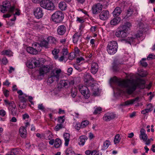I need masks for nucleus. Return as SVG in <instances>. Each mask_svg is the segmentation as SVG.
<instances>
[{
	"label": "nucleus",
	"mask_w": 155,
	"mask_h": 155,
	"mask_svg": "<svg viewBox=\"0 0 155 155\" xmlns=\"http://www.w3.org/2000/svg\"><path fill=\"white\" fill-rule=\"evenodd\" d=\"M60 51L59 49L54 48L52 51V54L54 56V58L55 59H58L59 55L58 54Z\"/></svg>",
	"instance_id": "27"
},
{
	"label": "nucleus",
	"mask_w": 155,
	"mask_h": 155,
	"mask_svg": "<svg viewBox=\"0 0 155 155\" xmlns=\"http://www.w3.org/2000/svg\"><path fill=\"white\" fill-rule=\"evenodd\" d=\"M121 20L120 18L119 17L113 18L110 21V24L112 25H115L120 22Z\"/></svg>",
	"instance_id": "24"
},
{
	"label": "nucleus",
	"mask_w": 155,
	"mask_h": 155,
	"mask_svg": "<svg viewBox=\"0 0 155 155\" xmlns=\"http://www.w3.org/2000/svg\"><path fill=\"white\" fill-rule=\"evenodd\" d=\"M59 7L61 10H65L66 9L67 5L64 2H61L59 4Z\"/></svg>",
	"instance_id": "28"
},
{
	"label": "nucleus",
	"mask_w": 155,
	"mask_h": 155,
	"mask_svg": "<svg viewBox=\"0 0 155 155\" xmlns=\"http://www.w3.org/2000/svg\"><path fill=\"white\" fill-rule=\"evenodd\" d=\"M149 107L148 109H146L141 111V113L143 114H145L146 113H148L152 110V107L151 104H150L148 105Z\"/></svg>",
	"instance_id": "34"
},
{
	"label": "nucleus",
	"mask_w": 155,
	"mask_h": 155,
	"mask_svg": "<svg viewBox=\"0 0 155 155\" xmlns=\"http://www.w3.org/2000/svg\"><path fill=\"white\" fill-rule=\"evenodd\" d=\"M89 123V121L87 120H85L82 121L81 124V127L83 128L85 127L88 125Z\"/></svg>",
	"instance_id": "41"
},
{
	"label": "nucleus",
	"mask_w": 155,
	"mask_h": 155,
	"mask_svg": "<svg viewBox=\"0 0 155 155\" xmlns=\"http://www.w3.org/2000/svg\"><path fill=\"white\" fill-rule=\"evenodd\" d=\"M61 143V140L59 138H57L55 141L54 146L56 148H58L59 147Z\"/></svg>",
	"instance_id": "31"
},
{
	"label": "nucleus",
	"mask_w": 155,
	"mask_h": 155,
	"mask_svg": "<svg viewBox=\"0 0 155 155\" xmlns=\"http://www.w3.org/2000/svg\"><path fill=\"white\" fill-rule=\"evenodd\" d=\"M81 35L80 34L76 33L73 36V42L74 43H76L78 41Z\"/></svg>",
	"instance_id": "30"
},
{
	"label": "nucleus",
	"mask_w": 155,
	"mask_h": 155,
	"mask_svg": "<svg viewBox=\"0 0 155 155\" xmlns=\"http://www.w3.org/2000/svg\"><path fill=\"white\" fill-rule=\"evenodd\" d=\"M146 60V58H143L142 59V60L140 61V63L141 64L143 67H146L147 65V62L144 61H145Z\"/></svg>",
	"instance_id": "46"
},
{
	"label": "nucleus",
	"mask_w": 155,
	"mask_h": 155,
	"mask_svg": "<svg viewBox=\"0 0 155 155\" xmlns=\"http://www.w3.org/2000/svg\"><path fill=\"white\" fill-rule=\"evenodd\" d=\"M122 11L120 7H117L115 9L113 12V14L114 17L118 16L122 12Z\"/></svg>",
	"instance_id": "22"
},
{
	"label": "nucleus",
	"mask_w": 155,
	"mask_h": 155,
	"mask_svg": "<svg viewBox=\"0 0 155 155\" xmlns=\"http://www.w3.org/2000/svg\"><path fill=\"white\" fill-rule=\"evenodd\" d=\"M80 142L79 143L80 145H83L85 143L86 140L87 139V137L85 136H81L79 138Z\"/></svg>",
	"instance_id": "26"
},
{
	"label": "nucleus",
	"mask_w": 155,
	"mask_h": 155,
	"mask_svg": "<svg viewBox=\"0 0 155 155\" xmlns=\"http://www.w3.org/2000/svg\"><path fill=\"white\" fill-rule=\"evenodd\" d=\"M32 63H34V68L38 67L40 64V62L38 60L36 59H33L32 60Z\"/></svg>",
	"instance_id": "38"
},
{
	"label": "nucleus",
	"mask_w": 155,
	"mask_h": 155,
	"mask_svg": "<svg viewBox=\"0 0 155 155\" xmlns=\"http://www.w3.org/2000/svg\"><path fill=\"white\" fill-rule=\"evenodd\" d=\"M64 137L65 141L64 145L65 146H67L70 141V135L68 133H65L64 134Z\"/></svg>",
	"instance_id": "25"
},
{
	"label": "nucleus",
	"mask_w": 155,
	"mask_h": 155,
	"mask_svg": "<svg viewBox=\"0 0 155 155\" xmlns=\"http://www.w3.org/2000/svg\"><path fill=\"white\" fill-rule=\"evenodd\" d=\"M66 28L64 25L59 26L57 29L58 34L60 35H63L65 32Z\"/></svg>",
	"instance_id": "18"
},
{
	"label": "nucleus",
	"mask_w": 155,
	"mask_h": 155,
	"mask_svg": "<svg viewBox=\"0 0 155 155\" xmlns=\"http://www.w3.org/2000/svg\"><path fill=\"white\" fill-rule=\"evenodd\" d=\"M79 90L81 94L86 99H88L90 96V93L87 87L80 85L79 87Z\"/></svg>",
	"instance_id": "10"
},
{
	"label": "nucleus",
	"mask_w": 155,
	"mask_h": 155,
	"mask_svg": "<svg viewBox=\"0 0 155 155\" xmlns=\"http://www.w3.org/2000/svg\"><path fill=\"white\" fill-rule=\"evenodd\" d=\"M137 8L134 7H130L126 13L124 18L127 19L133 16V15H137L138 14Z\"/></svg>",
	"instance_id": "9"
},
{
	"label": "nucleus",
	"mask_w": 155,
	"mask_h": 155,
	"mask_svg": "<svg viewBox=\"0 0 155 155\" xmlns=\"http://www.w3.org/2000/svg\"><path fill=\"white\" fill-rule=\"evenodd\" d=\"M143 31H140L139 32L137 33V34L136 35L135 37L137 38H139L142 35Z\"/></svg>",
	"instance_id": "58"
},
{
	"label": "nucleus",
	"mask_w": 155,
	"mask_h": 155,
	"mask_svg": "<svg viewBox=\"0 0 155 155\" xmlns=\"http://www.w3.org/2000/svg\"><path fill=\"white\" fill-rule=\"evenodd\" d=\"M12 52L9 50H4L2 52V55H6L8 56H12Z\"/></svg>",
	"instance_id": "29"
},
{
	"label": "nucleus",
	"mask_w": 155,
	"mask_h": 155,
	"mask_svg": "<svg viewBox=\"0 0 155 155\" xmlns=\"http://www.w3.org/2000/svg\"><path fill=\"white\" fill-rule=\"evenodd\" d=\"M115 117V114L113 113H107L104 114L103 119L105 121H108L114 119Z\"/></svg>",
	"instance_id": "16"
},
{
	"label": "nucleus",
	"mask_w": 155,
	"mask_h": 155,
	"mask_svg": "<svg viewBox=\"0 0 155 155\" xmlns=\"http://www.w3.org/2000/svg\"><path fill=\"white\" fill-rule=\"evenodd\" d=\"M45 136L47 138V139L50 140H51V139L53 137V135L51 131H48L47 132V133L45 134Z\"/></svg>",
	"instance_id": "37"
},
{
	"label": "nucleus",
	"mask_w": 155,
	"mask_h": 155,
	"mask_svg": "<svg viewBox=\"0 0 155 155\" xmlns=\"http://www.w3.org/2000/svg\"><path fill=\"white\" fill-rule=\"evenodd\" d=\"M11 13L14 14V15H20L19 10L18 9H15V8L14 10L12 12H10Z\"/></svg>",
	"instance_id": "47"
},
{
	"label": "nucleus",
	"mask_w": 155,
	"mask_h": 155,
	"mask_svg": "<svg viewBox=\"0 0 155 155\" xmlns=\"http://www.w3.org/2000/svg\"><path fill=\"white\" fill-rule=\"evenodd\" d=\"M139 100V97H137L134 99L130 100H127L124 102V104L123 105L127 106L130 104H133L135 102L138 101Z\"/></svg>",
	"instance_id": "23"
},
{
	"label": "nucleus",
	"mask_w": 155,
	"mask_h": 155,
	"mask_svg": "<svg viewBox=\"0 0 155 155\" xmlns=\"http://www.w3.org/2000/svg\"><path fill=\"white\" fill-rule=\"evenodd\" d=\"M34 13L36 18L38 19L41 18L43 15L42 9L40 7L34 9Z\"/></svg>",
	"instance_id": "15"
},
{
	"label": "nucleus",
	"mask_w": 155,
	"mask_h": 155,
	"mask_svg": "<svg viewBox=\"0 0 155 155\" xmlns=\"http://www.w3.org/2000/svg\"><path fill=\"white\" fill-rule=\"evenodd\" d=\"M5 111L3 109L0 110V115L2 117H4L6 114Z\"/></svg>",
	"instance_id": "59"
},
{
	"label": "nucleus",
	"mask_w": 155,
	"mask_h": 155,
	"mask_svg": "<svg viewBox=\"0 0 155 155\" xmlns=\"http://www.w3.org/2000/svg\"><path fill=\"white\" fill-rule=\"evenodd\" d=\"M63 125L62 124H57L55 128V130L56 131H58L61 129L63 128Z\"/></svg>",
	"instance_id": "43"
},
{
	"label": "nucleus",
	"mask_w": 155,
	"mask_h": 155,
	"mask_svg": "<svg viewBox=\"0 0 155 155\" xmlns=\"http://www.w3.org/2000/svg\"><path fill=\"white\" fill-rule=\"evenodd\" d=\"M66 153L67 155H73L74 154V152L71 147H69L67 149Z\"/></svg>",
	"instance_id": "35"
},
{
	"label": "nucleus",
	"mask_w": 155,
	"mask_h": 155,
	"mask_svg": "<svg viewBox=\"0 0 155 155\" xmlns=\"http://www.w3.org/2000/svg\"><path fill=\"white\" fill-rule=\"evenodd\" d=\"M77 92V90L76 88L74 87L71 89V95L73 98L76 96Z\"/></svg>",
	"instance_id": "33"
},
{
	"label": "nucleus",
	"mask_w": 155,
	"mask_h": 155,
	"mask_svg": "<svg viewBox=\"0 0 155 155\" xmlns=\"http://www.w3.org/2000/svg\"><path fill=\"white\" fill-rule=\"evenodd\" d=\"M76 55L74 54L73 53H70L68 57V58L70 60H72L74 58Z\"/></svg>",
	"instance_id": "55"
},
{
	"label": "nucleus",
	"mask_w": 155,
	"mask_h": 155,
	"mask_svg": "<svg viewBox=\"0 0 155 155\" xmlns=\"http://www.w3.org/2000/svg\"><path fill=\"white\" fill-rule=\"evenodd\" d=\"M48 39L49 41L53 44H55L56 42V39L52 37L48 38Z\"/></svg>",
	"instance_id": "44"
},
{
	"label": "nucleus",
	"mask_w": 155,
	"mask_h": 155,
	"mask_svg": "<svg viewBox=\"0 0 155 155\" xmlns=\"http://www.w3.org/2000/svg\"><path fill=\"white\" fill-rule=\"evenodd\" d=\"M61 71L60 69L53 70L48 77V81L49 82L51 83L55 81H58L61 76Z\"/></svg>",
	"instance_id": "3"
},
{
	"label": "nucleus",
	"mask_w": 155,
	"mask_h": 155,
	"mask_svg": "<svg viewBox=\"0 0 155 155\" xmlns=\"http://www.w3.org/2000/svg\"><path fill=\"white\" fill-rule=\"evenodd\" d=\"M48 42L47 41L44 40L41 41L40 45L41 46L47 48H48Z\"/></svg>",
	"instance_id": "36"
},
{
	"label": "nucleus",
	"mask_w": 155,
	"mask_h": 155,
	"mask_svg": "<svg viewBox=\"0 0 155 155\" xmlns=\"http://www.w3.org/2000/svg\"><path fill=\"white\" fill-rule=\"evenodd\" d=\"M62 54L65 56L68 54V50L67 49L63 48L62 50Z\"/></svg>",
	"instance_id": "57"
},
{
	"label": "nucleus",
	"mask_w": 155,
	"mask_h": 155,
	"mask_svg": "<svg viewBox=\"0 0 155 155\" xmlns=\"http://www.w3.org/2000/svg\"><path fill=\"white\" fill-rule=\"evenodd\" d=\"M19 107L21 109L25 108L26 107V103H19Z\"/></svg>",
	"instance_id": "49"
},
{
	"label": "nucleus",
	"mask_w": 155,
	"mask_h": 155,
	"mask_svg": "<svg viewBox=\"0 0 155 155\" xmlns=\"http://www.w3.org/2000/svg\"><path fill=\"white\" fill-rule=\"evenodd\" d=\"M40 5L42 7L48 10L54 9V6L53 3L49 0L41 1L40 2Z\"/></svg>",
	"instance_id": "6"
},
{
	"label": "nucleus",
	"mask_w": 155,
	"mask_h": 155,
	"mask_svg": "<svg viewBox=\"0 0 155 155\" xmlns=\"http://www.w3.org/2000/svg\"><path fill=\"white\" fill-rule=\"evenodd\" d=\"M118 47L117 43L115 41H110L107 46V51L110 54H113L116 52Z\"/></svg>",
	"instance_id": "4"
},
{
	"label": "nucleus",
	"mask_w": 155,
	"mask_h": 155,
	"mask_svg": "<svg viewBox=\"0 0 155 155\" xmlns=\"http://www.w3.org/2000/svg\"><path fill=\"white\" fill-rule=\"evenodd\" d=\"M84 81L86 83V84L89 87H91L93 91V94L95 95H96L98 93H97L95 91H94L93 87L95 86L94 84V80L90 74L88 73H86L84 76Z\"/></svg>",
	"instance_id": "2"
},
{
	"label": "nucleus",
	"mask_w": 155,
	"mask_h": 155,
	"mask_svg": "<svg viewBox=\"0 0 155 155\" xmlns=\"http://www.w3.org/2000/svg\"><path fill=\"white\" fill-rule=\"evenodd\" d=\"M59 83L61 86L65 87L68 85V82L64 80L61 81H60Z\"/></svg>",
	"instance_id": "48"
},
{
	"label": "nucleus",
	"mask_w": 155,
	"mask_h": 155,
	"mask_svg": "<svg viewBox=\"0 0 155 155\" xmlns=\"http://www.w3.org/2000/svg\"><path fill=\"white\" fill-rule=\"evenodd\" d=\"M120 26V28L122 30V29H125L127 31L130 30V28L131 27L132 25L131 23L129 22H126L124 25H121Z\"/></svg>",
	"instance_id": "20"
},
{
	"label": "nucleus",
	"mask_w": 155,
	"mask_h": 155,
	"mask_svg": "<svg viewBox=\"0 0 155 155\" xmlns=\"http://www.w3.org/2000/svg\"><path fill=\"white\" fill-rule=\"evenodd\" d=\"M120 140V136L119 134H117L115 137L114 142L115 144H116L119 143Z\"/></svg>",
	"instance_id": "39"
},
{
	"label": "nucleus",
	"mask_w": 155,
	"mask_h": 155,
	"mask_svg": "<svg viewBox=\"0 0 155 155\" xmlns=\"http://www.w3.org/2000/svg\"><path fill=\"white\" fill-rule=\"evenodd\" d=\"M64 116H63L59 117L58 120V122L60 123L61 124L63 123L65 120V119L64 118Z\"/></svg>",
	"instance_id": "42"
},
{
	"label": "nucleus",
	"mask_w": 155,
	"mask_h": 155,
	"mask_svg": "<svg viewBox=\"0 0 155 155\" xmlns=\"http://www.w3.org/2000/svg\"><path fill=\"white\" fill-rule=\"evenodd\" d=\"M109 15V13L108 11L104 10L100 14L99 18L100 19L105 20L108 18Z\"/></svg>",
	"instance_id": "17"
},
{
	"label": "nucleus",
	"mask_w": 155,
	"mask_h": 155,
	"mask_svg": "<svg viewBox=\"0 0 155 155\" xmlns=\"http://www.w3.org/2000/svg\"><path fill=\"white\" fill-rule=\"evenodd\" d=\"M15 6H11L9 2L8 1H5L3 2L1 12L3 13L8 11L9 12H12L14 10Z\"/></svg>",
	"instance_id": "8"
},
{
	"label": "nucleus",
	"mask_w": 155,
	"mask_h": 155,
	"mask_svg": "<svg viewBox=\"0 0 155 155\" xmlns=\"http://www.w3.org/2000/svg\"><path fill=\"white\" fill-rule=\"evenodd\" d=\"M139 27L140 29V31H143V32L144 28H145L144 24L142 22L140 23H139Z\"/></svg>",
	"instance_id": "51"
},
{
	"label": "nucleus",
	"mask_w": 155,
	"mask_h": 155,
	"mask_svg": "<svg viewBox=\"0 0 155 155\" xmlns=\"http://www.w3.org/2000/svg\"><path fill=\"white\" fill-rule=\"evenodd\" d=\"M119 30L116 31L115 33V35L118 38H125L128 35V32L125 29L120 28V26L118 28Z\"/></svg>",
	"instance_id": "11"
},
{
	"label": "nucleus",
	"mask_w": 155,
	"mask_h": 155,
	"mask_svg": "<svg viewBox=\"0 0 155 155\" xmlns=\"http://www.w3.org/2000/svg\"><path fill=\"white\" fill-rule=\"evenodd\" d=\"M32 47H29L27 48V52L32 54H36L38 52L41 51V47L39 44L34 43L32 44Z\"/></svg>",
	"instance_id": "5"
},
{
	"label": "nucleus",
	"mask_w": 155,
	"mask_h": 155,
	"mask_svg": "<svg viewBox=\"0 0 155 155\" xmlns=\"http://www.w3.org/2000/svg\"><path fill=\"white\" fill-rule=\"evenodd\" d=\"M102 8L103 6L100 3H99L94 5L92 8L93 13L96 14L100 13L102 10Z\"/></svg>",
	"instance_id": "13"
},
{
	"label": "nucleus",
	"mask_w": 155,
	"mask_h": 155,
	"mask_svg": "<svg viewBox=\"0 0 155 155\" xmlns=\"http://www.w3.org/2000/svg\"><path fill=\"white\" fill-rule=\"evenodd\" d=\"M145 130L144 129H141L140 131V137H142V136H143L144 135L146 134Z\"/></svg>",
	"instance_id": "54"
},
{
	"label": "nucleus",
	"mask_w": 155,
	"mask_h": 155,
	"mask_svg": "<svg viewBox=\"0 0 155 155\" xmlns=\"http://www.w3.org/2000/svg\"><path fill=\"white\" fill-rule=\"evenodd\" d=\"M98 64L95 62L92 63L91 65V71L93 74H95L98 71Z\"/></svg>",
	"instance_id": "19"
},
{
	"label": "nucleus",
	"mask_w": 155,
	"mask_h": 155,
	"mask_svg": "<svg viewBox=\"0 0 155 155\" xmlns=\"http://www.w3.org/2000/svg\"><path fill=\"white\" fill-rule=\"evenodd\" d=\"M142 137H140L141 139H142L143 141H146L147 139V136L146 134L142 136Z\"/></svg>",
	"instance_id": "61"
},
{
	"label": "nucleus",
	"mask_w": 155,
	"mask_h": 155,
	"mask_svg": "<svg viewBox=\"0 0 155 155\" xmlns=\"http://www.w3.org/2000/svg\"><path fill=\"white\" fill-rule=\"evenodd\" d=\"M50 67L48 65L43 66L39 70V75L43 77L50 70Z\"/></svg>",
	"instance_id": "12"
},
{
	"label": "nucleus",
	"mask_w": 155,
	"mask_h": 155,
	"mask_svg": "<svg viewBox=\"0 0 155 155\" xmlns=\"http://www.w3.org/2000/svg\"><path fill=\"white\" fill-rule=\"evenodd\" d=\"M38 109L42 110H44L45 109V108L42 104H39L38 105Z\"/></svg>",
	"instance_id": "64"
},
{
	"label": "nucleus",
	"mask_w": 155,
	"mask_h": 155,
	"mask_svg": "<svg viewBox=\"0 0 155 155\" xmlns=\"http://www.w3.org/2000/svg\"><path fill=\"white\" fill-rule=\"evenodd\" d=\"M74 54H75L76 55V56H77L79 54V52H80V50H79L78 48L76 47H75L74 49Z\"/></svg>",
	"instance_id": "56"
},
{
	"label": "nucleus",
	"mask_w": 155,
	"mask_h": 155,
	"mask_svg": "<svg viewBox=\"0 0 155 155\" xmlns=\"http://www.w3.org/2000/svg\"><path fill=\"white\" fill-rule=\"evenodd\" d=\"M32 60L31 62L29 61L27 63V65L28 67L30 68H34L33 65L32 64Z\"/></svg>",
	"instance_id": "53"
},
{
	"label": "nucleus",
	"mask_w": 155,
	"mask_h": 155,
	"mask_svg": "<svg viewBox=\"0 0 155 155\" xmlns=\"http://www.w3.org/2000/svg\"><path fill=\"white\" fill-rule=\"evenodd\" d=\"M155 58V56L152 54H150L147 57V59L148 60H150Z\"/></svg>",
	"instance_id": "52"
},
{
	"label": "nucleus",
	"mask_w": 155,
	"mask_h": 155,
	"mask_svg": "<svg viewBox=\"0 0 155 155\" xmlns=\"http://www.w3.org/2000/svg\"><path fill=\"white\" fill-rule=\"evenodd\" d=\"M2 62L3 64H6L8 62V61L6 58L4 57L2 59Z\"/></svg>",
	"instance_id": "63"
},
{
	"label": "nucleus",
	"mask_w": 155,
	"mask_h": 155,
	"mask_svg": "<svg viewBox=\"0 0 155 155\" xmlns=\"http://www.w3.org/2000/svg\"><path fill=\"white\" fill-rule=\"evenodd\" d=\"M51 18L52 20L54 22L56 23H59L63 19V14L61 11H56L52 15Z\"/></svg>",
	"instance_id": "7"
},
{
	"label": "nucleus",
	"mask_w": 155,
	"mask_h": 155,
	"mask_svg": "<svg viewBox=\"0 0 155 155\" xmlns=\"http://www.w3.org/2000/svg\"><path fill=\"white\" fill-rule=\"evenodd\" d=\"M24 95H25L23 96L19 97V99L20 101V103H26L27 100L24 96Z\"/></svg>",
	"instance_id": "45"
},
{
	"label": "nucleus",
	"mask_w": 155,
	"mask_h": 155,
	"mask_svg": "<svg viewBox=\"0 0 155 155\" xmlns=\"http://www.w3.org/2000/svg\"><path fill=\"white\" fill-rule=\"evenodd\" d=\"M101 110L102 109L101 107H97L95 109L94 112V113L95 114H99Z\"/></svg>",
	"instance_id": "50"
},
{
	"label": "nucleus",
	"mask_w": 155,
	"mask_h": 155,
	"mask_svg": "<svg viewBox=\"0 0 155 155\" xmlns=\"http://www.w3.org/2000/svg\"><path fill=\"white\" fill-rule=\"evenodd\" d=\"M16 107V105L14 102L11 101L9 106L8 109L10 113L13 116H15L17 114V111L15 109Z\"/></svg>",
	"instance_id": "14"
},
{
	"label": "nucleus",
	"mask_w": 155,
	"mask_h": 155,
	"mask_svg": "<svg viewBox=\"0 0 155 155\" xmlns=\"http://www.w3.org/2000/svg\"><path fill=\"white\" fill-rule=\"evenodd\" d=\"M19 133L21 137L25 138L26 137L27 131L24 127H21L19 129Z\"/></svg>",
	"instance_id": "21"
},
{
	"label": "nucleus",
	"mask_w": 155,
	"mask_h": 155,
	"mask_svg": "<svg viewBox=\"0 0 155 155\" xmlns=\"http://www.w3.org/2000/svg\"><path fill=\"white\" fill-rule=\"evenodd\" d=\"M3 93L5 96L6 97H7L9 95V91L7 90H5L3 91Z\"/></svg>",
	"instance_id": "60"
},
{
	"label": "nucleus",
	"mask_w": 155,
	"mask_h": 155,
	"mask_svg": "<svg viewBox=\"0 0 155 155\" xmlns=\"http://www.w3.org/2000/svg\"><path fill=\"white\" fill-rule=\"evenodd\" d=\"M110 81L111 83H116L119 87L125 88L127 93L129 94H132L139 85L137 81L129 79L120 80L116 77L111 78Z\"/></svg>",
	"instance_id": "1"
},
{
	"label": "nucleus",
	"mask_w": 155,
	"mask_h": 155,
	"mask_svg": "<svg viewBox=\"0 0 155 155\" xmlns=\"http://www.w3.org/2000/svg\"><path fill=\"white\" fill-rule=\"evenodd\" d=\"M81 127V124L77 123L75 126V128L77 130H79Z\"/></svg>",
	"instance_id": "62"
},
{
	"label": "nucleus",
	"mask_w": 155,
	"mask_h": 155,
	"mask_svg": "<svg viewBox=\"0 0 155 155\" xmlns=\"http://www.w3.org/2000/svg\"><path fill=\"white\" fill-rule=\"evenodd\" d=\"M110 143V142L108 140H106L104 143L102 147V149L104 150L107 149Z\"/></svg>",
	"instance_id": "32"
},
{
	"label": "nucleus",
	"mask_w": 155,
	"mask_h": 155,
	"mask_svg": "<svg viewBox=\"0 0 155 155\" xmlns=\"http://www.w3.org/2000/svg\"><path fill=\"white\" fill-rule=\"evenodd\" d=\"M135 38L130 37H129L127 40L123 39V41H125L126 43H127L130 44V43L134 41V40L135 39Z\"/></svg>",
	"instance_id": "40"
}]
</instances>
